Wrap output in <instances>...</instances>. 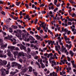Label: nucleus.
I'll return each mask as SVG.
<instances>
[{"label": "nucleus", "instance_id": "1", "mask_svg": "<svg viewBox=\"0 0 76 76\" xmlns=\"http://www.w3.org/2000/svg\"><path fill=\"white\" fill-rule=\"evenodd\" d=\"M61 30L62 32H65L63 34V35L66 42H68V41H70V39L67 38V36H66V34H67V32L68 31V30L66 28L64 29V27H62V28Z\"/></svg>", "mask_w": 76, "mask_h": 76}, {"label": "nucleus", "instance_id": "2", "mask_svg": "<svg viewBox=\"0 0 76 76\" xmlns=\"http://www.w3.org/2000/svg\"><path fill=\"white\" fill-rule=\"evenodd\" d=\"M13 36H12V35H8V39L10 40L11 41H12V42H13V41H14L12 44L13 45H15V44H16L17 43V42H16V39H15V38H13V39H11V38Z\"/></svg>", "mask_w": 76, "mask_h": 76}, {"label": "nucleus", "instance_id": "3", "mask_svg": "<svg viewBox=\"0 0 76 76\" xmlns=\"http://www.w3.org/2000/svg\"><path fill=\"white\" fill-rule=\"evenodd\" d=\"M7 61L5 60H3L2 61V60L0 59V66H3V65H6L7 64Z\"/></svg>", "mask_w": 76, "mask_h": 76}, {"label": "nucleus", "instance_id": "4", "mask_svg": "<svg viewBox=\"0 0 76 76\" xmlns=\"http://www.w3.org/2000/svg\"><path fill=\"white\" fill-rule=\"evenodd\" d=\"M1 75L2 76H4L6 75V73L5 72H4V71H6V69L3 68L2 67L1 69Z\"/></svg>", "mask_w": 76, "mask_h": 76}, {"label": "nucleus", "instance_id": "5", "mask_svg": "<svg viewBox=\"0 0 76 76\" xmlns=\"http://www.w3.org/2000/svg\"><path fill=\"white\" fill-rule=\"evenodd\" d=\"M7 55L8 56H10L12 57H13V55L11 54V52H10V50L8 49L7 50Z\"/></svg>", "mask_w": 76, "mask_h": 76}, {"label": "nucleus", "instance_id": "6", "mask_svg": "<svg viewBox=\"0 0 76 76\" xmlns=\"http://www.w3.org/2000/svg\"><path fill=\"white\" fill-rule=\"evenodd\" d=\"M21 70L23 73H24V72H26V70H28V68L25 67H23L21 68Z\"/></svg>", "mask_w": 76, "mask_h": 76}, {"label": "nucleus", "instance_id": "7", "mask_svg": "<svg viewBox=\"0 0 76 76\" xmlns=\"http://www.w3.org/2000/svg\"><path fill=\"white\" fill-rule=\"evenodd\" d=\"M62 48H60V50L61 51H62V53H64V51L65 50H66V48H64V46L62 45Z\"/></svg>", "mask_w": 76, "mask_h": 76}, {"label": "nucleus", "instance_id": "8", "mask_svg": "<svg viewBox=\"0 0 76 76\" xmlns=\"http://www.w3.org/2000/svg\"><path fill=\"white\" fill-rule=\"evenodd\" d=\"M18 55L19 56H25V54L23 52H21L18 53Z\"/></svg>", "mask_w": 76, "mask_h": 76}, {"label": "nucleus", "instance_id": "9", "mask_svg": "<svg viewBox=\"0 0 76 76\" xmlns=\"http://www.w3.org/2000/svg\"><path fill=\"white\" fill-rule=\"evenodd\" d=\"M18 64L17 63L13 62H12V67H13L15 66H18Z\"/></svg>", "mask_w": 76, "mask_h": 76}, {"label": "nucleus", "instance_id": "10", "mask_svg": "<svg viewBox=\"0 0 76 76\" xmlns=\"http://www.w3.org/2000/svg\"><path fill=\"white\" fill-rule=\"evenodd\" d=\"M22 48L23 50H26V48L24 46H23V45L21 44L20 46V49L21 50H22Z\"/></svg>", "mask_w": 76, "mask_h": 76}, {"label": "nucleus", "instance_id": "11", "mask_svg": "<svg viewBox=\"0 0 76 76\" xmlns=\"http://www.w3.org/2000/svg\"><path fill=\"white\" fill-rule=\"evenodd\" d=\"M66 46L67 48H68V50H69V49H70V48H71L72 46V44H70L69 45L68 44H66Z\"/></svg>", "mask_w": 76, "mask_h": 76}, {"label": "nucleus", "instance_id": "12", "mask_svg": "<svg viewBox=\"0 0 76 76\" xmlns=\"http://www.w3.org/2000/svg\"><path fill=\"white\" fill-rule=\"evenodd\" d=\"M51 63L52 67H54V65H56V62L54 60H53Z\"/></svg>", "mask_w": 76, "mask_h": 76}, {"label": "nucleus", "instance_id": "13", "mask_svg": "<svg viewBox=\"0 0 76 76\" xmlns=\"http://www.w3.org/2000/svg\"><path fill=\"white\" fill-rule=\"evenodd\" d=\"M57 76V73H55V72H53L52 73H50V76Z\"/></svg>", "mask_w": 76, "mask_h": 76}, {"label": "nucleus", "instance_id": "14", "mask_svg": "<svg viewBox=\"0 0 76 76\" xmlns=\"http://www.w3.org/2000/svg\"><path fill=\"white\" fill-rule=\"evenodd\" d=\"M15 36L16 37H17L18 38H21L22 37V35H21V34H19V33H17L15 34Z\"/></svg>", "mask_w": 76, "mask_h": 76}, {"label": "nucleus", "instance_id": "15", "mask_svg": "<svg viewBox=\"0 0 76 76\" xmlns=\"http://www.w3.org/2000/svg\"><path fill=\"white\" fill-rule=\"evenodd\" d=\"M3 51L0 50V57H3Z\"/></svg>", "mask_w": 76, "mask_h": 76}, {"label": "nucleus", "instance_id": "16", "mask_svg": "<svg viewBox=\"0 0 76 76\" xmlns=\"http://www.w3.org/2000/svg\"><path fill=\"white\" fill-rule=\"evenodd\" d=\"M35 37H36L37 39H38V40H39V39H40L41 38V37L38 36V35H35Z\"/></svg>", "mask_w": 76, "mask_h": 76}, {"label": "nucleus", "instance_id": "17", "mask_svg": "<svg viewBox=\"0 0 76 76\" xmlns=\"http://www.w3.org/2000/svg\"><path fill=\"white\" fill-rule=\"evenodd\" d=\"M28 68L29 69V71L30 72H31L32 71V67L29 66Z\"/></svg>", "mask_w": 76, "mask_h": 76}, {"label": "nucleus", "instance_id": "18", "mask_svg": "<svg viewBox=\"0 0 76 76\" xmlns=\"http://www.w3.org/2000/svg\"><path fill=\"white\" fill-rule=\"evenodd\" d=\"M13 54H14V56H18V52L17 51H15L12 53Z\"/></svg>", "mask_w": 76, "mask_h": 76}, {"label": "nucleus", "instance_id": "19", "mask_svg": "<svg viewBox=\"0 0 76 76\" xmlns=\"http://www.w3.org/2000/svg\"><path fill=\"white\" fill-rule=\"evenodd\" d=\"M24 40L26 42H28L29 41V38H26V37H25L24 38Z\"/></svg>", "mask_w": 76, "mask_h": 76}, {"label": "nucleus", "instance_id": "20", "mask_svg": "<svg viewBox=\"0 0 76 76\" xmlns=\"http://www.w3.org/2000/svg\"><path fill=\"white\" fill-rule=\"evenodd\" d=\"M53 56V53H50V54H49L48 55V56H47V58H50V56Z\"/></svg>", "mask_w": 76, "mask_h": 76}, {"label": "nucleus", "instance_id": "21", "mask_svg": "<svg viewBox=\"0 0 76 76\" xmlns=\"http://www.w3.org/2000/svg\"><path fill=\"white\" fill-rule=\"evenodd\" d=\"M29 38L31 40H34V41L35 40V38H34L32 36H30Z\"/></svg>", "mask_w": 76, "mask_h": 76}, {"label": "nucleus", "instance_id": "22", "mask_svg": "<svg viewBox=\"0 0 76 76\" xmlns=\"http://www.w3.org/2000/svg\"><path fill=\"white\" fill-rule=\"evenodd\" d=\"M61 62L59 63V64L60 65H62V63H62V64H65V62L61 60Z\"/></svg>", "mask_w": 76, "mask_h": 76}, {"label": "nucleus", "instance_id": "23", "mask_svg": "<svg viewBox=\"0 0 76 76\" xmlns=\"http://www.w3.org/2000/svg\"><path fill=\"white\" fill-rule=\"evenodd\" d=\"M11 27L12 28H13V29H17L18 28V26H15L14 25H12Z\"/></svg>", "mask_w": 76, "mask_h": 76}, {"label": "nucleus", "instance_id": "24", "mask_svg": "<svg viewBox=\"0 0 76 76\" xmlns=\"http://www.w3.org/2000/svg\"><path fill=\"white\" fill-rule=\"evenodd\" d=\"M17 66L19 69H21V67H22V66H21V65H20V64H18Z\"/></svg>", "mask_w": 76, "mask_h": 76}, {"label": "nucleus", "instance_id": "25", "mask_svg": "<svg viewBox=\"0 0 76 76\" xmlns=\"http://www.w3.org/2000/svg\"><path fill=\"white\" fill-rule=\"evenodd\" d=\"M70 52V54L71 55V56H72V57L73 56V55H74V53H73V52H72V50H70L69 51Z\"/></svg>", "mask_w": 76, "mask_h": 76}, {"label": "nucleus", "instance_id": "26", "mask_svg": "<svg viewBox=\"0 0 76 76\" xmlns=\"http://www.w3.org/2000/svg\"><path fill=\"white\" fill-rule=\"evenodd\" d=\"M41 67H42V69H44V68H45V65H44V64H43L42 63H41Z\"/></svg>", "mask_w": 76, "mask_h": 76}, {"label": "nucleus", "instance_id": "27", "mask_svg": "<svg viewBox=\"0 0 76 76\" xmlns=\"http://www.w3.org/2000/svg\"><path fill=\"white\" fill-rule=\"evenodd\" d=\"M56 56V53H55L53 55V57L54 58H56V59H58V57H57Z\"/></svg>", "mask_w": 76, "mask_h": 76}, {"label": "nucleus", "instance_id": "28", "mask_svg": "<svg viewBox=\"0 0 76 76\" xmlns=\"http://www.w3.org/2000/svg\"><path fill=\"white\" fill-rule=\"evenodd\" d=\"M29 18V16L28 15H27L26 16V18L24 17V19H28Z\"/></svg>", "mask_w": 76, "mask_h": 76}, {"label": "nucleus", "instance_id": "29", "mask_svg": "<svg viewBox=\"0 0 76 76\" xmlns=\"http://www.w3.org/2000/svg\"><path fill=\"white\" fill-rule=\"evenodd\" d=\"M17 31L18 33H19V34H22V31H21V30L17 29Z\"/></svg>", "mask_w": 76, "mask_h": 76}, {"label": "nucleus", "instance_id": "30", "mask_svg": "<svg viewBox=\"0 0 76 76\" xmlns=\"http://www.w3.org/2000/svg\"><path fill=\"white\" fill-rule=\"evenodd\" d=\"M27 57L28 58H31V56L29 54H28Z\"/></svg>", "mask_w": 76, "mask_h": 76}, {"label": "nucleus", "instance_id": "31", "mask_svg": "<svg viewBox=\"0 0 76 76\" xmlns=\"http://www.w3.org/2000/svg\"><path fill=\"white\" fill-rule=\"evenodd\" d=\"M70 28L72 29V31L73 32L75 31V29L74 28H73V27H72V26H71Z\"/></svg>", "mask_w": 76, "mask_h": 76}, {"label": "nucleus", "instance_id": "32", "mask_svg": "<svg viewBox=\"0 0 76 76\" xmlns=\"http://www.w3.org/2000/svg\"><path fill=\"white\" fill-rule=\"evenodd\" d=\"M68 20L69 21H70L71 22H73V21H74V18H72V19L69 18L68 19Z\"/></svg>", "mask_w": 76, "mask_h": 76}, {"label": "nucleus", "instance_id": "33", "mask_svg": "<svg viewBox=\"0 0 76 76\" xmlns=\"http://www.w3.org/2000/svg\"><path fill=\"white\" fill-rule=\"evenodd\" d=\"M36 64H37V65H38V66H39V69L41 68V66H40V65H39V64L38 63V62H36Z\"/></svg>", "mask_w": 76, "mask_h": 76}, {"label": "nucleus", "instance_id": "34", "mask_svg": "<svg viewBox=\"0 0 76 76\" xmlns=\"http://www.w3.org/2000/svg\"><path fill=\"white\" fill-rule=\"evenodd\" d=\"M25 6L26 7V9H29V5L28 4H25Z\"/></svg>", "mask_w": 76, "mask_h": 76}, {"label": "nucleus", "instance_id": "35", "mask_svg": "<svg viewBox=\"0 0 76 76\" xmlns=\"http://www.w3.org/2000/svg\"><path fill=\"white\" fill-rule=\"evenodd\" d=\"M63 61L64 62H65V63L66 64H68V62H67V60L64 59Z\"/></svg>", "mask_w": 76, "mask_h": 76}, {"label": "nucleus", "instance_id": "36", "mask_svg": "<svg viewBox=\"0 0 76 76\" xmlns=\"http://www.w3.org/2000/svg\"><path fill=\"white\" fill-rule=\"evenodd\" d=\"M31 47H34V48H36V46L34 45V44H31L30 45Z\"/></svg>", "mask_w": 76, "mask_h": 76}, {"label": "nucleus", "instance_id": "37", "mask_svg": "<svg viewBox=\"0 0 76 76\" xmlns=\"http://www.w3.org/2000/svg\"><path fill=\"white\" fill-rule=\"evenodd\" d=\"M69 1L70 3H71L72 4H73V3H75V2H74V1L72 0H69Z\"/></svg>", "mask_w": 76, "mask_h": 76}, {"label": "nucleus", "instance_id": "38", "mask_svg": "<svg viewBox=\"0 0 76 76\" xmlns=\"http://www.w3.org/2000/svg\"><path fill=\"white\" fill-rule=\"evenodd\" d=\"M57 0H54V4L55 5L57 4Z\"/></svg>", "mask_w": 76, "mask_h": 76}, {"label": "nucleus", "instance_id": "39", "mask_svg": "<svg viewBox=\"0 0 76 76\" xmlns=\"http://www.w3.org/2000/svg\"><path fill=\"white\" fill-rule=\"evenodd\" d=\"M7 67H9V68L10 67V63H8V64L7 65Z\"/></svg>", "mask_w": 76, "mask_h": 76}, {"label": "nucleus", "instance_id": "40", "mask_svg": "<svg viewBox=\"0 0 76 76\" xmlns=\"http://www.w3.org/2000/svg\"><path fill=\"white\" fill-rule=\"evenodd\" d=\"M20 4V2H17L16 3V5H17V6H19V4Z\"/></svg>", "mask_w": 76, "mask_h": 76}, {"label": "nucleus", "instance_id": "41", "mask_svg": "<svg viewBox=\"0 0 76 76\" xmlns=\"http://www.w3.org/2000/svg\"><path fill=\"white\" fill-rule=\"evenodd\" d=\"M56 51H57L58 53V54H59L60 55H61V52H60V50H59V49L57 50Z\"/></svg>", "mask_w": 76, "mask_h": 76}, {"label": "nucleus", "instance_id": "42", "mask_svg": "<svg viewBox=\"0 0 76 76\" xmlns=\"http://www.w3.org/2000/svg\"><path fill=\"white\" fill-rule=\"evenodd\" d=\"M67 60L68 61H70V60H71V59H70V58L69 57H67Z\"/></svg>", "mask_w": 76, "mask_h": 76}, {"label": "nucleus", "instance_id": "43", "mask_svg": "<svg viewBox=\"0 0 76 76\" xmlns=\"http://www.w3.org/2000/svg\"><path fill=\"white\" fill-rule=\"evenodd\" d=\"M38 58H39V56H35L34 57V59H36V60H37V59Z\"/></svg>", "mask_w": 76, "mask_h": 76}, {"label": "nucleus", "instance_id": "44", "mask_svg": "<svg viewBox=\"0 0 76 76\" xmlns=\"http://www.w3.org/2000/svg\"><path fill=\"white\" fill-rule=\"evenodd\" d=\"M4 40H6L7 39H9L8 38V37H4Z\"/></svg>", "mask_w": 76, "mask_h": 76}, {"label": "nucleus", "instance_id": "45", "mask_svg": "<svg viewBox=\"0 0 76 76\" xmlns=\"http://www.w3.org/2000/svg\"><path fill=\"white\" fill-rule=\"evenodd\" d=\"M41 13H42V14H45L46 13V11H42Z\"/></svg>", "mask_w": 76, "mask_h": 76}, {"label": "nucleus", "instance_id": "46", "mask_svg": "<svg viewBox=\"0 0 76 76\" xmlns=\"http://www.w3.org/2000/svg\"><path fill=\"white\" fill-rule=\"evenodd\" d=\"M58 68L56 69V72L57 73H58V71L59 70V66H58Z\"/></svg>", "mask_w": 76, "mask_h": 76}, {"label": "nucleus", "instance_id": "47", "mask_svg": "<svg viewBox=\"0 0 76 76\" xmlns=\"http://www.w3.org/2000/svg\"><path fill=\"white\" fill-rule=\"evenodd\" d=\"M13 19H15V20H17V19H18V17H16L15 16L14 17H13Z\"/></svg>", "mask_w": 76, "mask_h": 76}, {"label": "nucleus", "instance_id": "48", "mask_svg": "<svg viewBox=\"0 0 76 76\" xmlns=\"http://www.w3.org/2000/svg\"><path fill=\"white\" fill-rule=\"evenodd\" d=\"M52 42V41L51 40H50V41H48V44H49V45H50V44H51V42Z\"/></svg>", "mask_w": 76, "mask_h": 76}, {"label": "nucleus", "instance_id": "49", "mask_svg": "<svg viewBox=\"0 0 76 76\" xmlns=\"http://www.w3.org/2000/svg\"><path fill=\"white\" fill-rule=\"evenodd\" d=\"M3 40L2 39H0V44H3Z\"/></svg>", "mask_w": 76, "mask_h": 76}, {"label": "nucleus", "instance_id": "50", "mask_svg": "<svg viewBox=\"0 0 76 76\" xmlns=\"http://www.w3.org/2000/svg\"><path fill=\"white\" fill-rule=\"evenodd\" d=\"M68 25H72V22H68Z\"/></svg>", "mask_w": 76, "mask_h": 76}, {"label": "nucleus", "instance_id": "51", "mask_svg": "<svg viewBox=\"0 0 76 76\" xmlns=\"http://www.w3.org/2000/svg\"><path fill=\"white\" fill-rule=\"evenodd\" d=\"M9 20L8 19H7L6 21V24H8L9 23Z\"/></svg>", "mask_w": 76, "mask_h": 76}, {"label": "nucleus", "instance_id": "52", "mask_svg": "<svg viewBox=\"0 0 76 76\" xmlns=\"http://www.w3.org/2000/svg\"><path fill=\"white\" fill-rule=\"evenodd\" d=\"M55 47V50L56 51H57V50H58V46H56Z\"/></svg>", "mask_w": 76, "mask_h": 76}, {"label": "nucleus", "instance_id": "53", "mask_svg": "<svg viewBox=\"0 0 76 76\" xmlns=\"http://www.w3.org/2000/svg\"><path fill=\"white\" fill-rule=\"evenodd\" d=\"M15 50H16V51H19V49L18 47H16L15 48Z\"/></svg>", "mask_w": 76, "mask_h": 76}, {"label": "nucleus", "instance_id": "54", "mask_svg": "<svg viewBox=\"0 0 76 76\" xmlns=\"http://www.w3.org/2000/svg\"><path fill=\"white\" fill-rule=\"evenodd\" d=\"M38 21V19H36L35 20V21L34 22L35 24H36L37 23V21Z\"/></svg>", "mask_w": 76, "mask_h": 76}, {"label": "nucleus", "instance_id": "55", "mask_svg": "<svg viewBox=\"0 0 76 76\" xmlns=\"http://www.w3.org/2000/svg\"><path fill=\"white\" fill-rule=\"evenodd\" d=\"M48 32H49V33H50V34L51 35H53V33H52V32L51 31H50V30H48Z\"/></svg>", "mask_w": 76, "mask_h": 76}, {"label": "nucleus", "instance_id": "56", "mask_svg": "<svg viewBox=\"0 0 76 76\" xmlns=\"http://www.w3.org/2000/svg\"><path fill=\"white\" fill-rule=\"evenodd\" d=\"M39 32L40 34H42L43 33V30L42 29L40 30L39 31Z\"/></svg>", "mask_w": 76, "mask_h": 76}, {"label": "nucleus", "instance_id": "57", "mask_svg": "<svg viewBox=\"0 0 76 76\" xmlns=\"http://www.w3.org/2000/svg\"><path fill=\"white\" fill-rule=\"evenodd\" d=\"M65 57V56L64 55H62V57L61 58V60H63V58H64V57Z\"/></svg>", "mask_w": 76, "mask_h": 76}, {"label": "nucleus", "instance_id": "58", "mask_svg": "<svg viewBox=\"0 0 76 76\" xmlns=\"http://www.w3.org/2000/svg\"><path fill=\"white\" fill-rule=\"evenodd\" d=\"M30 34H31L32 35H34V32H32V31H30Z\"/></svg>", "mask_w": 76, "mask_h": 76}, {"label": "nucleus", "instance_id": "59", "mask_svg": "<svg viewBox=\"0 0 76 76\" xmlns=\"http://www.w3.org/2000/svg\"><path fill=\"white\" fill-rule=\"evenodd\" d=\"M19 61L20 63H22V62H23V60L22 59H20L19 60Z\"/></svg>", "mask_w": 76, "mask_h": 76}, {"label": "nucleus", "instance_id": "60", "mask_svg": "<svg viewBox=\"0 0 76 76\" xmlns=\"http://www.w3.org/2000/svg\"><path fill=\"white\" fill-rule=\"evenodd\" d=\"M18 28H22V26H21V25H18Z\"/></svg>", "mask_w": 76, "mask_h": 76}, {"label": "nucleus", "instance_id": "61", "mask_svg": "<svg viewBox=\"0 0 76 76\" xmlns=\"http://www.w3.org/2000/svg\"><path fill=\"white\" fill-rule=\"evenodd\" d=\"M54 41H52V42H51V45H53L54 44Z\"/></svg>", "mask_w": 76, "mask_h": 76}, {"label": "nucleus", "instance_id": "62", "mask_svg": "<svg viewBox=\"0 0 76 76\" xmlns=\"http://www.w3.org/2000/svg\"><path fill=\"white\" fill-rule=\"evenodd\" d=\"M1 48L2 49V48H4V45H3V44L1 46Z\"/></svg>", "mask_w": 76, "mask_h": 76}, {"label": "nucleus", "instance_id": "63", "mask_svg": "<svg viewBox=\"0 0 76 76\" xmlns=\"http://www.w3.org/2000/svg\"><path fill=\"white\" fill-rule=\"evenodd\" d=\"M66 43H67V44H72V42L68 41Z\"/></svg>", "mask_w": 76, "mask_h": 76}, {"label": "nucleus", "instance_id": "64", "mask_svg": "<svg viewBox=\"0 0 76 76\" xmlns=\"http://www.w3.org/2000/svg\"><path fill=\"white\" fill-rule=\"evenodd\" d=\"M27 50L28 51V52H30L31 51V49L29 48H27Z\"/></svg>", "mask_w": 76, "mask_h": 76}]
</instances>
